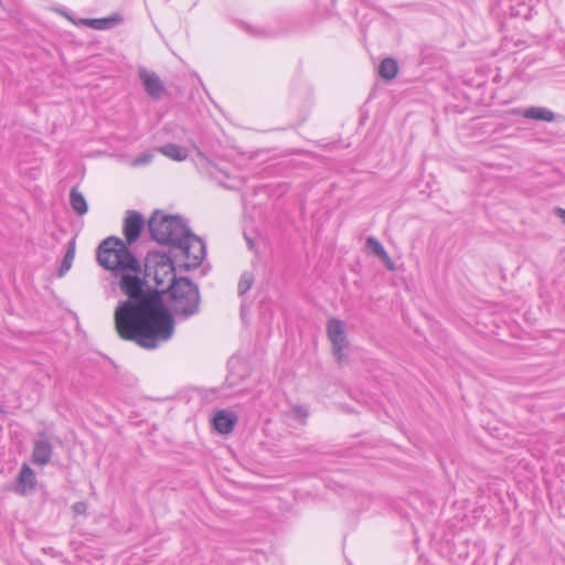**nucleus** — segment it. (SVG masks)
I'll list each match as a JSON object with an SVG mask.
<instances>
[{"mask_svg":"<svg viewBox=\"0 0 565 565\" xmlns=\"http://www.w3.org/2000/svg\"><path fill=\"white\" fill-rule=\"evenodd\" d=\"M86 508L85 502H76L72 507L73 511L77 514H84L86 512Z\"/></svg>","mask_w":565,"mask_h":565,"instance_id":"22","label":"nucleus"},{"mask_svg":"<svg viewBox=\"0 0 565 565\" xmlns=\"http://www.w3.org/2000/svg\"><path fill=\"white\" fill-rule=\"evenodd\" d=\"M253 282H254V275L249 271H244L241 275L238 286H237L238 296L245 295L253 286Z\"/></svg>","mask_w":565,"mask_h":565,"instance_id":"19","label":"nucleus"},{"mask_svg":"<svg viewBox=\"0 0 565 565\" xmlns=\"http://www.w3.org/2000/svg\"><path fill=\"white\" fill-rule=\"evenodd\" d=\"M139 77L142 82L145 90L153 99H159L166 92L164 84L154 72H149L145 68L139 71Z\"/></svg>","mask_w":565,"mask_h":565,"instance_id":"7","label":"nucleus"},{"mask_svg":"<svg viewBox=\"0 0 565 565\" xmlns=\"http://www.w3.org/2000/svg\"><path fill=\"white\" fill-rule=\"evenodd\" d=\"M244 30L249 33L252 36L259 39H269L277 36L279 33L275 30L264 26H254L250 24H244Z\"/></svg>","mask_w":565,"mask_h":565,"instance_id":"17","label":"nucleus"},{"mask_svg":"<svg viewBox=\"0 0 565 565\" xmlns=\"http://www.w3.org/2000/svg\"><path fill=\"white\" fill-rule=\"evenodd\" d=\"M173 278H177V276L172 259L162 257L161 260L157 263L153 270V280L157 288H163L167 282L171 284Z\"/></svg>","mask_w":565,"mask_h":565,"instance_id":"8","label":"nucleus"},{"mask_svg":"<svg viewBox=\"0 0 565 565\" xmlns=\"http://www.w3.org/2000/svg\"><path fill=\"white\" fill-rule=\"evenodd\" d=\"M53 455V447L46 433L41 431L34 441L32 450V462L38 466H45L50 462Z\"/></svg>","mask_w":565,"mask_h":565,"instance_id":"6","label":"nucleus"},{"mask_svg":"<svg viewBox=\"0 0 565 565\" xmlns=\"http://www.w3.org/2000/svg\"><path fill=\"white\" fill-rule=\"evenodd\" d=\"M157 151L174 161H184L188 158V150L175 143L163 145Z\"/></svg>","mask_w":565,"mask_h":565,"instance_id":"12","label":"nucleus"},{"mask_svg":"<svg viewBox=\"0 0 565 565\" xmlns=\"http://www.w3.org/2000/svg\"><path fill=\"white\" fill-rule=\"evenodd\" d=\"M398 71L397 62L392 57L384 58L379 66V74L385 79H393Z\"/></svg>","mask_w":565,"mask_h":565,"instance_id":"15","label":"nucleus"},{"mask_svg":"<svg viewBox=\"0 0 565 565\" xmlns=\"http://www.w3.org/2000/svg\"><path fill=\"white\" fill-rule=\"evenodd\" d=\"M36 484L35 472L29 465L23 463L20 472L17 477V483L14 486V492L20 495H25L30 491L34 490Z\"/></svg>","mask_w":565,"mask_h":565,"instance_id":"10","label":"nucleus"},{"mask_svg":"<svg viewBox=\"0 0 565 565\" xmlns=\"http://www.w3.org/2000/svg\"><path fill=\"white\" fill-rule=\"evenodd\" d=\"M523 45H524V42H523V41H521V40H516V41L514 42V46L516 47V50H515L514 52H518V51L522 50V46H523Z\"/></svg>","mask_w":565,"mask_h":565,"instance_id":"24","label":"nucleus"},{"mask_svg":"<svg viewBox=\"0 0 565 565\" xmlns=\"http://www.w3.org/2000/svg\"><path fill=\"white\" fill-rule=\"evenodd\" d=\"M151 159H152V154L145 153V154L138 157L137 159H135L134 166L147 164V163H149L151 161Z\"/></svg>","mask_w":565,"mask_h":565,"instance_id":"21","label":"nucleus"},{"mask_svg":"<svg viewBox=\"0 0 565 565\" xmlns=\"http://www.w3.org/2000/svg\"><path fill=\"white\" fill-rule=\"evenodd\" d=\"M223 185L227 189H236L237 188L236 184H234V183H224Z\"/></svg>","mask_w":565,"mask_h":565,"instance_id":"26","label":"nucleus"},{"mask_svg":"<svg viewBox=\"0 0 565 565\" xmlns=\"http://www.w3.org/2000/svg\"><path fill=\"white\" fill-rule=\"evenodd\" d=\"M116 22L115 18H104V19H86L83 20L85 25H88L96 30H106L111 28Z\"/></svg>","mask_w":565,"mask_h":565,"instance_id":"18","label":"nucleus"},{"mask_svg":"<svg viewBox=\"0 0 565 565\" xmlns=\"http://www.w3.org/2000/svg\"><path fill=\"white\" fill-rule=\"evenodd\" d=\"M74 257H75V238H73L68 242L66 253L63 257V260H62L60 269H58L60 277L64 276L71 269Z\"/></svg>","mask_w":565,"mask_h":565,"instance_id":"16","label":"nucleus"},{"mask_svg":"<svg viewBox=\"0 0 565 565\" xmlns=\"http://www.w3.org/2000/svg\"><path fill=\"white\" fill-rule=\"evenodd\" d=\"M212 423L217 433L227 435L233 431L237 423V416L232 411L221 409L214 413Z\"/></svg>","mask_w":565,"mask_h":565,"instance_id":"9","label":"nucleus"},{"mask_svg":"<svg viewBox=\"0 0 565 565\" xmlns=\"http://www.w3.org/2000/svg\"><path fill=\"white\" fill-rule=\"evenodd\" d=\"M513 14L515 17H523L525 20H527L532 14V8L525 4H521Z\"/></svg>","mask_w":565,"mask_h":565,"instance_id":"20","label":"nucleus"},{"mask_svg":"<svg viewBox=\"0 0 565 565\" xmlns=\"http://www.w3.org/2000/svg\"><path fill=\"white\" fill-rule=\"evenodd\" d=\"M365 247L370 253L377 256L388 270H395V263L390 257L388 253L385 250L384 246L380 243L377 238L373 236L367 237Z\"/></svg>","mask_w":565,"mask_h":565,"instance_id":"11","label":"nucleus"},{"mask_svg":"<svg viewBox=\"0 0 565 565\" xmlns=\"http://www.w3.org/2000/svg\"><path fill=\"white\" fill-rule=\"evenodd\" d=\"M558 50L561 52V54L564 56L565 58V41H562L558 43Z\"/></svg>","mask_w":565,"mask_h":565,"instance_id":"25","label":"nucleus"},{"mask_svg":"<svg viewBox=\"0 0 565 565\" xmlns=\"http://www.w3.org/2000/svg\"><path fill=\"white\" fill-rule=\"evenodd\" d=\"M554 214L561 218V221L565 224V209L556 207L554 210Z\"/></svg>","mask_w":565,"mask_h":565,"instance_id":"23","label":"nucleus"},{"mask_svg":"<svg viewBox=\"0 0 565 565\" xmlns=\"http://www.w3.org/2000/svg\"><path fill=\"white\" fill-rule=\"evenodd\" d=\"M523 117L526 119L541 120L551 122L555 119L552 110L544 107H530L524 110Z\"/></svg>","mask_w":565,"mask_h":565,"instance_id":"13","label":"nucleus"},{"mask_svg":"<svg viewBox=\"0 0 565 565\" xmlns=\"http://www.w3.org/2000/svg\"><path fill=\"white\" fill-rule=\"evenodd\" d=\"M143 225H145V221H143L142 215L139 212H137V211H128L127 212V215L124 221V227H122V232H124L126 242H124L122 239H120V241L126 245V247L128 249H129L128 245H131L139 238L141 231L143 228Z\"/></svg>","mask_w":565,"mask_h":565,"instance_id":"5","label":"nucleus"},{"mask_svg":"<svg viewBox=\"0 0 565 565\" xmlns=\"http://www.w3.org/2000/svg\"><path fill=\"white\" fill-rule=\"evenodd\" d=\"M215 170L222 174H224L226 178H230L228 177V173H225L222 169H218V168H215Z\"/></svg>","mask_w":565,"mask_h":565,"instance_id":"27","label":"nucleus"},{"mask_svg":"<svg viewBox=\"0 0 565 565\" xmlns=\"http://www.w3.org/2000/svg\"><path fill=\"white\" fill-rule=\"evenodd\" d=\"M172 253L175 258H184V262L180 263L179 266L188 271L198 268L202 264L206 256V247L204 242L188 228Z\"/></svg>","mask_w":565,"mask_h":565,"instance_id":"3","label":"nucleus"},{"mask_svg":"<svg viewBox=\"0 0 565 565\" xmlns=\"http://www.w3.org/2000/svg\"><path fill=\"white\" fill-rule=\"evenodd\" d=\"M70 204L78 215H84L88 210L86 199L76 188H73L70 192Z\"/></svg>","mask_w":565,"mask_h":565,"instance_id":"14","label":"nucleus"},{"mask_svg":"<svg viewBox=\"0 0 565 565\" xmlns=\"http://www.w3.org/2000/svg\"><path fill=\"white\" fill-rule=\"evenodd\" d=\"M97 262L116 278L126 299L119 301L114 320L119 337L146 350H154L174 334L175 318L188 320L200 312L201 295L196 284L186 277L173 278L164 290L151 289L140 277L136 255L116 236L105 238L97 248Z\"/></svg>","mask_w":565,"mask_h":565,"instance_id":"1","label":"nucleus"},{"mask_svg":"<svg viewBox=\"0 0 565 565\" xmlns=\"http://www.w3.org/2000/svg\"><path fill=\"white\" fill-rule=\"evenodd\" d=\"M188 226L180 216L166 215L156 211L149 218L148 230L156 242L171 246V252L188 231Z\"/></svg>","mask_w":565,"mask_h":565,"instance_id":"2","label":"nucleus"},{"mask_svg":"<svg viewBox=\"0 0 565 565\" xmlns=\"http://www.w3.org/2000/svg\"><path fill=\"white\" fill-rule=\"evenodd\" d=\"M328 338L332 344V352L338 362L342 365L347 361L344 351L349 348V340L345 333L343 321L332 318L327 324Z\"/></svg>","mask_w":565,"mask_h":565,"instance_id":"4","label":"nucleus"}]
</instances>
